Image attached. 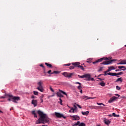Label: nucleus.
<instances>
[{"label":"nucleus","mask_w":126,"mask_h":126,"mask_svg":"<svg viewBox=\"0 0 126 126\" xmlns=\"http://www.w3.org/2000/svg\"><path fill=\"white\" fill-rule=\"evenodd\" d=\"M37 114L40 116V118L36 121L35 124H36V125L38 124H47L50 122V119L48 117L47 114H44V113L40 110L37 111Z\"/></svg>","instance_id":"1"},{"label":"nucleus","mask_w":126,"mask_h":126,"mask_svg":"<svg viewBox=\"0 0 126 126\" xmlns=\"http://www.w3.org/2000/svg\"><path fill=\"white\" fill-rule=\"evenodd\" d=\"M6 96H7L8 97H12L11 99H13L12 102H13V103H17V101H20V97L19 96H14L12 95H10L9 94L5 93L4 94V96L5 97Z\"/></svg>","instance_id":"2"},{"label":"nucleus","mask_w":126,"mask_h":126,"mask_svg":"<svg viewBox=\"0 0 126 126\" xmlns=\"http://www.w3.org/2000/svg\"><path fill=\"white\" fill-rule=\"evenodd\" d=\"M59 92H57L56 93V95H57V97H60V98H62L63 97V95L62 94H63L64 95H65L67 98L68 97L67 94H66V93H65V92H63V91L61 90H59ZM61 93H62V94Z\"/></svg>","instance_id":"3"},{"label":"nucleus","mask_w":126,"mask_h":126,"mask_svg":"<svg viewBox=\"0 0 126 126\" xmlns=\"http://www.w3.org/2000/svg\"><path fill=\"white\" fill-rule=\"evenodd\" d=\"M43 83L42 82V81H40L39 82L37 83V85L38 86V87L36 88V89L38 90L39 91H40V92H43L44 89L43 88Z\"/></svg>","instance_id":"4"},{"label":"nucleus","mask_w":126,"mask_h":126,"mask_svg":"<svg viewBox=\"0 0 126 126\" xmlns=\"http://www.w3.org/2000/svg\"><path fill=\"white\" fill-rule=\"evenodd\" d=\"M78 77L79 78H87L85 79V80H90V74H86L84 75H83L82 76H80V75H78Z\"/></svg>","instance_id":"5"},{"label":"nucleus","mask_w":126,"mask_h":126,"mask_svg":"<svg viewBox=\"0 0 126 126\" xmlns=\"http://www.w3.org/2000/svg\"><path fill=\"white\" fill-rule=\"evenodd\" d=\"M74 74V73H67L66 72H64L62 73V75L64 76V77H66L67 78H70L72 75Z\"/></svg>","instance_id":"6"},{"label":"nucleus","mask_w":126,"mask_h":126,"mask_svg":"<svg viewBox=\"0 0 126 126\" xmlns=\"http://www.w3.org/2000/svg\"><path fill=\"white\" fill-rule=\"evenodd\" d=\"M55 115L56 118H58L59 119H61V118H63V119H66V117L63 116V114L59 112H55Z\"/></svg>","instance_id":"7"},{"label":"nucleus","mask_w":126,"mask_h":126,"mask_svg":"<svg viewBox=\"0 0 126 126\" xmlns=\"http://www.w3.org/2000/svg\"><path fill=\"white\" fill-rule=\"evenodd\" d=\"M70 118H72L73 121H79L80 117L78 115H70Z\"/></svg>","instance_id":"8"},{"label":"nucleus","mask_w":126,"mask_h":126,"mask_svg":"<svg viewBox=\"0 0 126 126\" xmlns=\"http://www.w3.org/2000/svg\"><path fill=\"white\" fill-rule=\"evenodd\" d=\"M71 64H72V65H74L75 67H79V68H80L82 65H80V63L79 62H75V63H72Z\"/></svg>","instance_id":"9"},{"label":"nucleus","mask_w":126,"mask_h":126,"mask_svg":"<svg viewBox=\"0 0 126 126\" xmlns=\"http://www.w3.org/2000/svg\"><path fill=\"white\" fill-rule=\"evenodd\" d=\"M117 99H119V97H116V96H113L108 101V103H113V102H114V101H116V100H117Z\"/></svg>","instance_id":"10"},{"label":"nucleus","mask_w":126,"mask_h":126,"mask_svg":"<svg viewBox=\"0 0 126 126\" xmlns=\"http://www.w3.org/2000/svg\"><path fill=\"white\" fill-rule=\"evenodd\" d=\"M97 63H101V62H102L103 61H109V58H102L97 60Z\"/></svg>","instance_id":"11"},{"label":"nucleus","mask_w":126,"mask_h":126,"mask_svg":"<svg viewBox=\"0 0 126 126\" xmlns=\"http://www.w3.org/2000/svg\"><path fill=\"white\" fill-rule=\"evenodd\" d=\"M32 105H33L34 107H37V105H38V101H37V100L33 99L32 101Z\"/></svg>","instance_id":"12"},{"label":"nucleus","mask_w":126,"mask_h":126,"mask_svg":"<svg viewBox=\"0 0 126 126\" xmlns=\"http://www.w3.org/2000/svg\"><path fill=\"white\" fill-rule=\"evenodd\" d=\"M118 68L120 69V70H123V71L126 70V67L125 66H119Z\"/></svg>","instance_id":"13"},{"label":"nucleus","mask_w":126,"mask_h":126,"mask_svg":"<svg viewBox=\"0 0 126 126\" xmlns=\"http://www.w3.org/2000/svg\"><path fill=\"white\" fill-rule=\"evenodd\" d=\"M104 121L105 125H110V124H111V121L107 119L106 118H104Z\"/></svg>","instance_id":"14"},{"label":"nucleus","mask_w":126,"mask_h":126,"mask_svg":"<svg viewBox=\"0 0 126 126\" xmlns=\"http://www.w3.org/2000/svg\"><path fill=\"white\" fill-rule=\"evenodd\" d=\"M108 75H110L111 76H117V73H112L109 72L107 73Z\"/></svg>","instance_id":"15"},{"label":"nucleus","mask_w":126,"mask_h":126,"mask_svg":"<svg viewBox=\"0 0 126 126\" xmlns=\"http://www.w3.org/2000/svg\"><path fill=\"white\" fill-rule=\"evenodd\" d=\"M81 114L85 116H88V114H89V111H86V112H81Z\"/></svg>","instance_id":"16"},{"label":"nucleus","mask_w":126,"mask_h":126,"mask_svg":"<svg viewBox=\"0 0 126 126\" xmlns=\"http://www.w3.org/2000/svg\"><path fill=\"white\" fill-rule=\"evenodd\" d=\"M117 64H126V60H123L121 62L118 63Z\"/></svg>","instance_id":"17"},{"label":"nucleus","mask_w":126,"mask_h":126,"mask_svg":"<svg viewBox=\"0 0 126 126\" xmlns=\"http://www.w3.org/2000/svg\"><path fill=\"white\" fill-rule=\"evenodd\" d=\"M100 64H104V65H107V64H110V63L108 61H105V62H103L102 63H100Z\"/></svg>","instance_id":"18"},{"label":"nucleus","mask_w":126,"mask_h":126,"mask_svg":"<svg viewBox=\"0 0 126 126\" xmlns=\"http://www.w3.org/2000/svg\"><path fill=\"white\" fill-rule=\"evenodd\" d=\"M45 65L47 66L48 67H50V68H52L53 67V65L52 64H49V63H45Z\"/></svg>","instance_id":"19"},{"label":"nucleus","mask_w":126,"mask_h":126,"mask_svg":"<svg viewBox=\"0 0 126 126\" xmlns=\"http://www.w3.org/2000/svg\"><path fill=\"white\" fill-rule=\"evenodd\" d=\"M119 81H120V82H123V78L120 77L119 78H118L115 82H119Z\"/></svg>","instance_id":"20"},{"label":"nucleus","mask_w":126,"mask_h":126,"mask_svg":"<svg viewBox=\"0 0 126 126\" xmlns=\"http://www.w3.org/2000/svg\"><path fill=\"white\" fill-rule=\"evenodd\" d=\"M99 85H100L101 86H102V87H104V86H105L106 85V84L105 83H104V81H102L101 82H100L99 84Z\"/></svg>","instance_id":"21"},{"label":"nucleus","mask_w":126,"mask_h":126,"mask_svg":"<svg viewBox=\"0 0 126 126\" xmlns=\"http://www.w3.org/2000/svg\"><path fill=\"white\" fill-rule=\"evenodd\" d=\"M74 108H71V110H72V113H74V111L76 110V109H77V107H76V106H75V105H74Z\"/></svg>","instance_id":"22"},{"label":"nucleus","mask_w":126,"mask_h":126,"mask_svg":"<svg viewBox=\"0 0 126 126\" xmlns=\"http://www.w3.org/2000/svg\"><path fill=\"white\" fill-rule=\"evenodd\" d=\"M35 110L32 111V114L34 115V118H37V114L35 113Z\"/></svg>","instance_id":"23"},{"label":"nucleus","mask_w":126,"mask_h":126,"mask_svg":"<svg viewBox=\"0 0 126 126\" xmlns=\"http://www.w3.org/2000/svg\"><path fill=\"white\" fill-rule=\"evenodd\" d=\"M61 72L59 71H54L52 73V74H54L55 73V74H59V73H60Z\"/></svg>","instance_id":"24"},{"label":"nucleus","mask_w":126,"mask_h":126,"mask_svg":"<svg viewBox=\"0 0 126 126\" xmlns=\"http://www.w3.org/2000/svg\"><path fill=\"white\" fill-rule=\"evenodd\" d=\"M122 74H124V72H120L119 73H116V76L117 77H119V76H117L122 75Z\"/></svg>","instance_id":"25"},{"label":"nucleus","mask_w":126,"mask_h":126,"mask_svg":"<svg viewBox=\"0 0 126 126\" xmlns=\"http://www.w3.org/2000/svg\"><path fill=\"white\" fill-rule=\"evenodd\" d=\"M88 98H89V97H88L86 95H84V96H82V99H85V100L88 99H89Z\"/></svg>","instance_id":"26"},{"label":"nucleus","mask_w":126,"mask_h":126,"mask_svg":"<svg viewBox=\"0 0 126 126\" xmlns=\"http://www.w3.org/2000/svg\"><path fill=\"white\" fill-rule=\"evenodd\" d=\"M112 116L116 118H119V117H120L119 115H116L115 113H112Z\"/></svg>","instance_id":"27"},{"label":"nucleus","mask_w":126,"mask_h":126,"mask_svg":"<svg viewBox=\"0 0 126 126\" xmlns=\"http://www.w3.org/2000/svg\"><path fill=\"white\" fill-rule=\"evenodd\" d=\"M108 61L109 62V64H110V63H113V62H117V60L113 59Z\"/></svg>","instance_id":"28"},{"label":"nucleus","mask_w":126,"mask_h":126,"mask_svg":"<svg viewBox=\"0 0 126 126\" xmlns=\"http://www.w3.org/2000/svg\"><path fill=\"white\" fill-rule=\"evenodd\" d=\"M90 80H91L92 81H94V78H91V75L90 74V80H87V81H90Z\"/></svg>","instance_id":"29"},{"label":"nucleus","mask_w":126,"mask_h":126,"mask_svg":"<svg viewBox=\"0 0 126 126\" xmlns=\"http://www.w3.org/2000/svg\"><path fill=\"white\" fill-rule=\"evenodd\" d=\"M80 122L78 121L76 123H75L72 126H79Z\"/></svg>","instance_id":"30"},{"label":"nucleus","mask_w":126,"mask_h":126,"mask_svg":"<svg viewBox=\"0 0 126 126\" xmlns=\"http://www.w3.org/2000/svg\"><path fill=\"white\" fill-rule=\"evenodd\" d=\"M91 61H92V59L91 58L88 59L87 63H91Z\"/></svg>","instance_id":"31"},{"label":"nucleus","mask_w":126,"mask_h":126,"mask_svg":"<svg viewBox=\"0 0 126 126\" xmlns=\"http://www.w3.org/2000/svg\"><path fill=\"white\" fill-rule=\"evenodd\" d=\"M108 67H109V68H110L111 70H114L116 69V68H115V67L114 66H109Z\"/></svg>","instance_id":"32"},{"label":"nucleus","mask_w":126,"mask_h":126,"mask_svg":"<svg viewBox=\"0 0 126 126\" xmlns=\"http://www.w3.org/2000/svg\"><path fill=\"white\" fill-rule=\"evenodd\" d=\"M59 100L60 101H59V103H60V105L63 106V100H62V98H59Z\"/></svg>","instance_id":"33"},{"label":"nucleus","mask_w":126,"mask_h":126,"mask_svg":"<svg viewBox=\"0 0 126 126\" xmlns=\"http://www.w3.org/2000/svg\"><path fill=\"white\" fill-rule=\"evenodd\" d=\"M75 67V66L74 65H72V66H70L69 67V69L71 70V69H74V68Z\"/></svg>","instance_id":"34"},{"label":"nucleus","mask_w":126,"mask_h":126,"mask_svg":"<svg viewBox=\"0 0 126 126\" xmlns=\"http://www.w3.org/2000/svg\"><path fill=\"white\" fill-rule=\"evenodd\" d=\"M103 67H100L99 69L97 70L98 72H100V71H102L103 70Z\"/></svg>","instance_id":"35"},{"label":"nucleus","mask_w":126,"mask_h":126,"mask_svg":"<svg viewBox=\"0 0 126 126\" xmlns=\"http://www.w3.org/2000/svg\"><path fill=\"white\" fill-rule=\"evenodd\" d=\"M12 97H9V98L7 99L9 102H10V101H13V99L11 98Z\"/></svg>","instance_id":"36"},{"label":"nucleus","mask_w":126,"mask_h":126,"mask_svg":"<svg viewBox=\"0 0 126 126\" xmlns=\"http://www.w3.org/2000/svg\"><path fill=\"white\" fill-rule=\"evenodd\" d=\"M97 105H98V106H101V105H102L103 106H105V104L102 103H97Z\"/></svg>","instance_id":"37"},{"label":"nucleus","mask_w":126,"mask_h":126,"mask_svg":"<svg viewBox=\"0 0 126 126\" xmlns=\"http://www.w3.org/2000/svg\"><path fill=\"white\" fill-rule=\"evenodd\" d=\"M38 94H39V93L38 92L33 91L34 95H38Z\"/></svg>","instance_id":"38"},{"label":"nucleus","mask_w":126,"mask_h":126,"mask_svg":"<svg viewBox=\"0 0 126 126\" xmlns=\"http://www.w3.org/2000/svg\"><path fill=\"white\" fill-rule=\"evenodd\" d=\"M77 88H78V89H79V90H81V88H82L81 85H80L79 86H78Z\"/></svg>","instance_id":"39"},{"label":"nucleus","mask_w":126,"mask_h":126,"mask_svg":"<svg viewBox=\"0 0 126 126\" xmlns=\"http://www.w3.org/2000/svg\"><path fill=\"white\" fill-rule=\"evenodd\" d=\"M116 89L117 90H121V88L119 87V86H116Z\"/></svg>","instance_id":"40"},{"label":"nucleus","mask_w":126,"mask_h":126,"mask_svg":"<svg viewBox=\"0 0 126 126\" xmlns=\"http://www.w3.org/2000/svg\"><path fill=\"white\" fill-rule=\"evenodd\" d=\"M70 64H71L70 63L65 64L63 65H65V66H70Z\"/></svg>","instance_id":"41"},{"label":"nucleus","mask_w":126,"mask_h":126,"mask_svg":"<svg viewBox=\"0 0 126 126\" xmlns=\"http://www.w3.org/2000/svg\"><path fill=\"white\" fill-rule=\"evenodd\" d=\"M112 70L110 69V67H108V69L107 71H106L107 72H109V71H111Z\"/></svg>","instance_id":"42"},{"label":"nucleus","mask_w":126,"mask_h":126,"mask_svg":"<svg viewBox=\"0 0 126 126\" xmlns=\"http://www.w3.org/2000/svg\"><path fill=\"white\" fill-rule=\"evenodd\" d=\"M112 70L110 69V67H108V69L107 71H106L107 72H109V71H111Z\"/></svg>","instance_id":"43"},{"label":"nucleus","mask_w":126,"mask_h":126,"mask_svg":"<svg viewBox=\"0 0 126 126\" xmlns=\"http://www.w3.org/2000/svg\"><path fill=\"white\" fill-rule=\"evenodd\" d=\"M43 73L45 74L47 73V71H46V68L45 67L43 68Z\"/></svg>","instance_id":"44"},{"label":"nucleus","mask_w":126,"mask_h":126,"mask_svg":"<svg viewBox=\"0 0 126 126\" xmlns=\"http://www.w3.org/2000/svg\"><path fill=\"white\" fill-rule=\"evenodd\" d=\"M52 70H50L47 72V73H48V74H52Z\"/></svg>","instance_id":"45"},{"label":"nucleus","mask_w":126,"mask_h":126,"mask_svg":"<svg viewBox=\"0 0 126 126\" xmlns=\"http://www.w3.org/2000/svg\"><path fill=\"white\" fill-rule=\"evenodd\" d=\"M104 74L103 75H104V76H106V75H108V73H107V72L105 71L104 72Z\"/></svg>","instance_id":"46"},{"label":"nucleus","mask_w":126,"mask_h":126,"mask_svg":"<svg viewBox=\"0 0 126 126\" xmlns=\"http://www.w3.org/2000/svg\"><path fill=\"white\" fill-rule=\"evenodd\" d=\"M98 63V61L96 60L95 62H93V64H96Z\"/></svg>","instance_id":"47"},{"label":"nucleus","mask_w":126,"mask_h":126,"mask_svg":"<svg viewBox=\"0 0 126 126\" xmlns=\"http://www.w3.org/2000/svg\"><path fill=\"white\" fill-rule=\"evenodd\" d=\"M50 89L52 92H55V91L51 88V87H50Z\"/></svg>","instance_id":"48"},{"label":"nucleus","mask_w":126,"mask_h":126,"mask_svg":"<svg viewBox=\"0 0 126 126\" xmlns=\"http://www.w3.org/2000/svg\"><path fill=\"white\" fill-rule=\"evenodd\" d=\"M5 96H2L0 97V99H5Z\"/></svg>","instance_id":"49"},{"label":"nucleus","mask_w":126,"mask_h":126,"mask_svg":"<svg viewBox=\"0 0 126 126\" xmlns=\"http://www.w3.org/2000/svg\"><path fill=\"white\" fill-rule=\"evenodd\" d=\"M39 66L41 67H43V68H45V66H44V65H43V64H41L40 65H39Z\"/></svg>","instance_id":"50"},{"label":"nucleus","mask_w":126,"mask_h":126,"mask_svg":"<svg viewBox=\"0 0 126 126\" xmlns=\"http://www.w3.org/2000/svg\"><path fill=\"white\" fill-rule=\"evenodd\" d=\"M77 107H78V108H79L80 109H81V106L79 105V104H77Z\"/></svg>","instance_id":"51"},{"label":"nucleus","mask_w":126,"mask_h":126,"mask_svg":"<svg viewBox=\"0 0 126 126\" xmlns=\"http://www.w3.org/2000/svg\"><path fill=\"white\" fill-rule=\"evenodd\" d=\"M121 71H122V70L119 69H117L115 70V71H116V72Z\"/></svg>","instance_id":"52"},{"label":"nucleus","mask_w":126,"mask_h":126,"mask_svg":"<svg viewBox=\"0 0 126 126\" xmlns=\"http://www.w3.org/2000/svg\"><path fill=\"white\" fill-rule=\"evenodd\" d=\"M80 69H82V70H84V67H83V66H82Z\"/></svg>","instance_id":"53"},{"label":"nucleus","mask_w":126,"mask_h":126,"mask_svg":"<svg viewBox=\"0 0 126 126\" xmlns=\"http://www.w3.org/2000/svg\"><path fill=\"white\" fill-rule=\"evenodd\" d=\"M75 83H76V84H79V85H81V83H79L78 82H76Z\"/></svg>","instance_id":"54"},{"label":"nucleus","mask_w":126,"mask_h":126,"mask_svg":"<svg viewBox=\"0 0 126 126\" xmlns=\"http://www.w3.org/2000/svg\"><path fill=\"white\" fill-rule=\"evenodd\" d=\"M95 98H96V97H90L88 98V99H95Z\"/></svg>","instance_id":"55"},{"label":"nucleus","mask_w":126,"mask_h":126,"mask_svg":"<svg viewBox=\"0 0 126 126\" xmlns=\"http://www.w3.org/2000/svg\"><path fill=\"white\" fill-rule=\"evenodd\" d=\"M97 79H99V80H100V81H101V82H102V81H103L102 80V78H97Z\"/></svg>","instance_id":"56"},{"label":"nucleus","mask_w":126,"mask_h":126,"mask_svg":"<svg viewBox=\"0 0 126 126\" xmlns=\"http://www.w3.org/2000/svg\"><path fill=\"white\" fill-rule=\"evenodd\" d=\"M31 98H32V99H34V98H36V97H35V96H34V95H32V97H31Z\"/></svg>","instance_id":"57"},{"label":"nucleus","mask_w":126,"mask_h":126,"mask_svg":"<svg viewBox=\"0 0 126 126\" xmlns=\"http://www.w3.org/2000/svg\"><path fill=\"white\" fill-rule=\"evenodd\" d=\"M43 97H44V96L41 95V96L40 97V100H41V99H42Z\"/></svg>","instance_id":"58"},{"label":"nucleus","mask_w":126,"mask_h":126,"mask_svg":"<svg viewBox=\"0 0 126 126\" xmlns=\"http://www.w3.org/2000/svg\"><path fill=\"white\" fill-rule=\"evenodd\" d=\"M115 95L116 96H118V97H120L121 95H120V94H115Z\"/></svg>","instance_id":"59"},{"label":"nucleus","mask_w":126,"mask_h":126,"mask_svg":"<svg viewBox=\"0 0 126 126\" xmlns=\"http://www.w3.org/2000/svg\"><path fill=\"white\" fill-rule=\"evenodd\" d=\"M80 93H81V94H82V89H81V90H80Z\"/></svg>","instance_id":"60"},{"label":"nucleus","mask_w":126,"mask_h":126,"mask_svg":"<svg viewBox=\"0 0 126 126\" xmlns=\"http://www.w3.org/2000/svg\"><path fill=\"white\" fill-rule=\"evenodd\" d=\"M101 75H103V74H100L98 76V77H100V76H101Z\"/></svg>","instance_id":"61"},{"label":"nucleus","mask_w":126,"mask_h":126,"mask_svg":"<svg viewBox=\"0 0 126 126\" xmlns=\"http://www.w3.org/2000/svg\"><path fill=\"white\" fill-rule=\"evenodd\" d=\"M72 111V110H71V109L69 110V113H72V111Z\"/></svg>","instance_id":"62"},{"label":"nucleus","mask_w":126,"mask_h":126,"mask_svg":"<svg viewBox=\"0 0 126 126\" xmlns=\"http://www.w3.org/2000/svg\"><path fill=\"white\" fill-rule=\"evenodd\" d=\"M40 101H41V103H43V102H44V101L43 100V99H40Z\"/></svg>","instance_id":"63"},{"label":"nucleus","mask_w":126,"mask_h":126,"mask_svg":"<svg viewBox=\"0 0 126 126\" xmlns=\"http://www.w3.org/2000/svg\"><path fill=\"white\" fill-rule=\"evenodd\" d=\"M108 117H113V115H112L110 114L108 115Z\"/></svg>","instance_id":"64"}]
</instances>
